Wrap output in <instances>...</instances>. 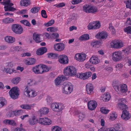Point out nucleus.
<instances>
[{
  "label": "nucleus",
  "mask_w": 131,
  "mask_h": 131,
  "mask_svg": "<svg viewBox=\"0 0 131 131\" xmlns=\"http://www.w3.org/2000/svg\"><path fill=\"white\" fill-rule=\"evenodd\" d=\"M93 22L90 23L88 26V28L89 30L94 29Z\"/></svg>",
  "instance_id": "obj_59"
},
{
  "label": "nucleus",
  "mask_w": 131,
  "mask_h": 131,
  "mask_svg": "<svg viewBox=\"0 0 131 131\" xmlns=\"http://www.w3.org/2000/svg\"><path fill=\"white\" fill-rule=\"evenodd\" d=\"M19 91H9V93L10 97L13 99H17L19 95Z\"/></svg>",
  "instance_id": "obj_20"
},
{
  "label": "nucleus",
  "mask_w": 131,
  "mask_h": 131,
  "mask_svg": "<svg viewBox=\"0 0 131 131\" xmlns=\"http://www.w3.org/2000/svg\"><path fill=\"white\" fill-rule=\"evenodd\" d=\"M41 35L34 33L33 35V39L36 43H39L41 41Z\"/></svg>",
  "instance_id": "obj_28"
},
{
  "label": "nucleus",
  "mask_w": 131,
  "mask_h": 131,
  "mask_svg": "<svg viewBox=\"0 0 131 131\" xmlns=\"http://www.w3.org/2000/svg\"><path fill=\"white\" fill-rule=\"evenodd\" d=\"M86 90H93L94 89L93 85L91 83H88L86 85Z\"/></svg>",
  "instance_id": "obj_47"
},
{
  "label": "nucleus",
  "mask_w": 131,
  "mask_h": 131,
  "mask_svg": "<svg viewBox=\"0 0 131 131\" xmlns=\"http://www.w3.org/2000/svg\"><path fill=\"white\" fill-rule=\"evenodd\" d=\"M40 124L46 125L50 124L52 123L51 121L48 118H40L38 121Z\"/></svg>",
  "instance_id": "obj_14"
},
{
  "label": "nucleus",
  "mask_w": 131,
  "mask_h": 131,
  "mask_svg": "<svg viewBox=\"0 0 131 131\" xmlns=\"http://www.w3.org/2000/svg\"><path fill=\"white\" fill-rule=\"evenodd\" d=\"M49 109L47 107H44L40 109L38 111V113L40 114L41 116L42 115L47 114L49 112Z\"/></svg>",
  "instance_id": "obj_26"
},
{
  "label": "nucleus",
  "mask_w": 131,
  "mask_h": 131,
  "mask_svg": "<svg viewBox=\"0 0 131 131\" xmlns=\"http://www.w3.org/2000/svg\"><path fill=\"white\" fill-rule=\"evenodd\" d=\"M47 30L48 31L50 32H56L57 31L58 29L56 28H54L53 27H49L47 29Z\"/></svg>",
  "instance_id": "obj_55"
},
{
  "label": "nucleus",
  "mask_w": 131,
  "mask_h": 131,
  "mask_svg": "<svg viewBox=\"0 0 131 131\" xmlns=\"http://www.w3.org/2000/svg\"><path fill=\"white\" fill-rule=\"evenodd\" d=\"M28 122L30 125H33L38 123V120L36 116H33L29 118Z\"/></svg>",
  "instance_id": "obj_19"
},
{
  "label": "nucleus",
  "mask_w": 131,
  "mask_h": 131,
  "mask_svg": "<svg viewBox=\"0 0 131 131\" xmlns=\"http://www.w3.org/2000/svg\"><path fill=\"white\" fill-rule=\"evenodd\" d=\"M54 20H51L47 23H45L43 25L45 27H48L51 26L54 24Z\"/></svg>",
  "instance_id": "obj_52"
},
{
  "label": "nucleus",
  "mask_w": 131,
  "mask_h": 131,
  "mask_svg": "<svg viewBox=\"0 0 131 131\" xmlns=\"http://www.w3.org/2000/svg\"><path fill=\"white\" fill-rule=\"evenodd\" d=\"M48 57L51 59H54L58 57V54L57 53H50L47 54Z\"/></svg>",
  "instance_id": "obj_38"
},
{
  "label": "nucleus",
  "mask_w": 131,
  "mask_h": 131,
  "mask_svg": "<svg viewBox=\"0 0 131 131\" xmlns=\"http://www.w3.org/2000/svg\"><path fill=\"white\" fill-rule=\"evenodd\" d=\"M83 8V10L88 13L95 14L97 12V7L92 5L86 4Z\"/></svg>",
  "instance_id": "obj_3"
},
{
  "label": "nucleus",
  "mask_w": 131,
  "mask_h": 131,
  "mask_svg": "<svg viewBox=\"0 0 131 131\" xmlns=\"http://www.w3.org/2000/svg\"><path fill=\"white\" fill-rule=\"evenodd\" d=\"M122 119L125 120L129 119L130 117L129 112L127 110H123L122 115H121Z\"/></svg>",
  "instance_id": "obj_22"
},
{
  "label": "nucleus",
  "mask_w": 131,
  "mask_h": 131,
  "mask_svg": "<svg viewBox=\"0 0 131 131\" xmlns=\"http://www.w3.org/2000/svg\"><path fill=\"white\" fill-rule=\"evenodd\" d=\"M110 46L111 48H113L119 49L124 46V43L121 40L115 39L110 42Z\"/></svg>",
  "instance_id": "obj_5"
},
{
  "label": "nucleus",
  "mask_w": 131,
  "mask_h": 131,
  "mask_svg": "<svg viewBox=\"0 0 131 131\" xmlns=\"http://www.w3.org/2000/svg\"><path fill=\"white\" fill-rule=\"evenodd\" d=\"M89 61L93 64H96L100 62L101 60L98 56L93 55L89 59Z\"/></svg>",
  "instance_id": "obj_12"
},
{
  "label": "nucleus",
  "mask_w": 131,
  "mask_h": 131,
  "mask_svg": "<svg viewBox=\"0 0 131 131\" xmlns=\"http://www.w3.org/2000/svg\"><path fill=\"white\" fill-rule=\"evenodd\" d=\"M1 3L4 5V8L5 11H13L16 10L15 8L11 7L14 5V4L11 3L9 0H3Z\"/></svg>",
  "instance_id": "obj_4"
},
{
  "label": "nucleus",
  "mask_w": 131,
  "mask_h": 131,
  "mask_svg": "<svg viewBox=\"0 0 131 131\" xmlns=\"http://www.w3.org/2000/svg\"><path fill=\"white\" fill-rule=\"evenodd\" d=\"M123 66V65L121 63L117 64L115 66L116 70L118 71H121L122 69Z\"/></svg>",
  "instance_id": "obj_42"
},
{
  "label": "nucleus",
  "mask_w": 131,
  "mask_h": 131,
  "mask_svg": "<svg viewBox=\"0 0 131 131\" xmlns=\"http://www.w3.org/2000/svg\"><path fill=\"white\" fill-rule=\"evenodd\" d=\"M123 127L118 124L115 125L114 128H111L109 131H123Z\"/></svg>",
  "instance_id": "obj_27"
},
{
  "label": "nucleus",
  "mask_w": 131,
  "mask_h": 131,
  "mask_svg": "<svg viewBox=\"0 0 131 131\" xmlns=\"http://www.w3.org/2000/svg\"><path fill=\"white\" fill-rule=\"evenodd\" d=\"M62 130L60 127L58 126L53 127L52 129V131H61Z\"/></svg>",
  "instance_id": "obj_60"
},
{
  "label": "nucleus",
  "mask_w": 131,
  "mask_h": 131,
  "mask_svg": "<svg viewBox=\"0 0 131 131\" xmlns=\"http://www.w3.org/2000/svg\"><path fill=\"white\" fill-rule=\"evenodd\" d=\"M122 52L127 53H128L131 52V46L127 47L126 49L123 50L122 51Z\"/></svg>",
  "instance_id": "obj_53"
},
{
  "label": "nucleus",
  "mask_w": 131,
  "mask_h": 131,
  "mask_svg": "<svg viewBox=\"0 0 131 131\" xmlns=\"http://www.w3.org/2000/svg\"><path fill=\"white\" fill-rule=\"evenodd\" d=\"M100 42L98 41H94L92 42L91 46L93 47H96L99 44Z\"/></svg>",
  "instance_id": "obj_58"
},
{
  "label": "nucleus",
  "mask_w": 131,
  "mask_h": 131,
  "mask_svg": "<svg viewBox=\"0 0 131 131\" xmlns=\"http://www.w3.org/2000/svg\"><path fill=\"white\" fill-rule=\"evenodd\" d=\"M12 31L15 33L17 34H21L23 31V27L19 24H14L12 26Z\"/></svg>",
  "instance_id": "obj_7"
},
{
  "label": "nucleus",
  "mask_w": 131,
  "mask_h": 131,
  "mask_svg": "<svg viewBox=\"0 0 131 131\" xmlns=\"http://www.w3.org/2000/svg\"><path fill=\"white\" fill-rule=\"evenodd\" d=\"M76 76L78 78L82 79H86L85 72L78 73L76 75Z\"/></svg>",
  "instance_id": "obj_40"
},
{
  "label": "nucleus",
  "mask_w": 131,
  "mask_h": 131,
  "mask_svg": "<svg viewBox=\"0 0 131 131\" xmlns=\"http://www.w3.org/2000/svg\"><path fill=\"white\" fill-rule=\"evenodd\" d=\"M58 112H60L63 110L64 108V104L62 103H58Z\"/></svg>",
  "instance_id": "obj_49"
},
{
  "label": "nucleus",
  "mask_w": 131,
  "mask_h": 131,
  "mask_svg": "<svg viewBox=\"0 0 131 131\" xmlns=\"http://www.w3.org/2000/svg\"><path fill=\"white\" fill-rule=\"evenodd\" d=\"M47 49L45 47H42L38 49L36 51V53L38 55H41L46 52Z\"/></svg>",
  "instance_id": "obj_24"
},
{
  "label": "nucleus",
  "mask_w": 131,
  "mask_h": 131,
  "mask_svg": "<svg viewBox=\"0 0 131 131\" xmlns=\"http://www.w3.org/2000/svg\"><path fill=\"white\" fill-rule=\"evenodd\" d=\"M24 93L25 95L27 94L29 97H34L37 95V93H35V91H24Z\"/></svg>",
  "instance_id": "obj_23"
},
{
  "label": "nucleus",
  "mask_w": 131,
  "mask_h": 131,
  "mask_svg": "<svg viewBox=\"0 0 131 131\" xmlns=\"http://www.w3.org/2000/svg\"><path fill=\"white\" fill-rule=\"evenodd\" d=\"M41 68V64L38 65L32 68V70L35 74H42Z\"/></svg>",
  "instance_id": "obj_21"
},
{
  "label": "nucleus",
  "mask_w": 131,
  "mask_h": 131,
  "mask_svg": "<svg viewBox=\"0 0 131 131\" xmlns=\"http://www.w3.org/2000/svg\"><path fill=\"white\" fill-rule=\"evenodd\" d=\"M54 50L56 51H61L65 48V45L63 43L60 42L54 44L53 46Z\"/></svg>",
  "instance_id": "obj_11"
},
{
  "label": "nucleus",
  "mask_w": 131,
  "mask_h": 131,
  "mask_svg": "<svg viewBox=\"0 0 131 131\" xmlns=\"http://www.w3.org/2000/svg\"><path fill=\"white\" fill-rule=\"evenodd\" d=\"M112 59L114 62H117L121 61L123 58L124 55L122 51H115L113 53Z\"/></svg>",
  "instance_id": "obj_2"
},
{
  "label": "nucleus",
  "mask_w": 131,
  "mask_h": 131,
  "mask_svg": "<svg viewBox=\"0 0 131 131\" xmlns=\"http://www.w3.org/2000/svg\"><path fill=\"white\" fill-rule=\"evenodd\" d=\"M111 98L110 94L108 93H107L104 95L103 98V101L105 102H107Z\"/></svg>",
  "instance_id": "obj_35"
},
{
  "label": "nucleus",
  "mask_w": 131,
  "mask_h": 131,
  "mask_svg": "<svg viewBox=\"0 0 131 131\" xmlns=\"http://www.w3.org/2000/svg\"><path fill=\"white\" fill-rule=\"evenodd\" d=\"M108 34L106 32L102 31L98 32L95 36L96 38L97 39H104L107 38Z\"/></svg>",
  "instance_id": "obj_15"
},
{
  "label": "nucleus",
  "mask_w": 131,
  "mask_h": 131,
  "mask_svg": "<svg viewBox=\"0 0 131 131\" xmlns=\"http://www.w3.org/2000/svg\"><path fill=\"white\" fill-rule=\"evenodd\" d=\"M32 107L31 105L28 104H22L20 105V107L23 109L26 110H30L31 109Z\"/></svg>",
  "instance_id": "obj_41"
},
{
  "label": "nucleus",
  "mask_w": 131,
  "mask_h": 131,
  "mask_svg": "<svg viewBox=\"0 0 131 131\" xmlns=\"http://www.w3.org/2000/svg\"><path fill=\"white\" fill-rule=\"evenodd\" d=\"M41 67L42 73L44 72L48 71L50 69L49 67L45 65L41 64Z\"/></svg>",
  "instance_id": "obj_43"
},
{
  "label": "nucleus",
  "mask_w": 131,
  "mask_h": 131,
  "mask_svg": "<svg viewBox=\"0 0 131 131\" xmlns=\"http://www.w3.org/2000/svg\"><path fill=\"white\" fill-rule=\"evenodd\" d=\"M23 62L26 65H32L35 63L36 59L34 58H28L24 60Z\"/></svg>",
  "instance_id": "obj_17"
},
{
  "label": "nucleus",
  "mask_w": 131,
  "mask_h": 131,
  "mask_svg": "<svg viewBox=\"0 0 131 131\" xmlns=\"http://www.w3.org/2000/svg\"><path fill=\"white\" fill-rule=\"evenodd\" d=\"M86 79H87L91 77L92 75V73L90 72H85Z\"/></svg>",
  "instance_id": "obj_63"
},
{
  "label": "nucleus",
  "mask_w": 131,
  "mask_h": 131,
  "mask_svg": "<svg viewBox=\"0 0 131 131\" xmlns=\"http://www.w3.org/2000/svg\"><path fill=\"white\" fill-rule=\"evenodd\" d=\"M124 31L127 34H131V26H129L125 28L124 29Z\"/></svg>",
  "instance_id": "obj_50"
},
{
  "label": "nucleus",
  "mask_w": 131,
  "mask_h": 131,
  "mask_svg": "<svg viewBox=\"0 0 131 131\" xmlns=\"http://www.w3.org/2000/svg\"><path fill=\"white\" fill-rule=\"evenodd\" d=\"M43 36L45 38V39H51V36L48 33L45 32L43 34Z\"/></svg>",
  "instance_id": "obj_64"
},
{
  "label": "nucleus",
  "mask_w": 131,
  "mask_h": 131,
  "mask_svg": "<svg viewBox=\"0 0 131 131\" xmlns=\"http://www.w3.org/2000/svg\"><path fill=\"white\" fill-rule=\"evenodd\" d=\"M58 61L60 63L66 64L69 62V59L68 57L64 54H61L58 57Z\"/></svg>",
  "instance_id": "obj_8"
},
{
  "label": "nucleus",
  "mask_w": 131,
  "mask_h": 131,
  "mask_svg": "<svg viewBox=\"0 0 131 131\" xmlns=\"http://www.w3.org/2000/svg\"><path fill=\"white\" fill-rule=\"evenodd\" d=\"M87 57L86 54L84 52L77 53L74 56V59L79 62H83L85 61Z\"/></svg>",
  "instance_id": "obj_6"
},
{
  "label": "nucleus",
  "mask_w": 131,
  "mask_h": 131,
  "mask_svg": "<svg viewBox=\"0 0 131 131\" xmlns=\"http://www.w3.org/2000/svg\"><path fill=\"white\" fill-rule=\"evenodd\" d=\"M14 21V20L12 18H7L3 19L2 21L5 24H8L13 22Z\"/></svg>",
  "instance_id": "obj_45"
},
{
  "label": "nucleus",
  "mask_w": 131,
  "mask_h": 131,
  "mask_svg": "<svg viewBox=\"0 0 131 131\" xmlns=\"http://www.w3.org/2000/svg\"><path fill=\"white\" fill-rule=\"evenodd\" d=\"M126 5L127 8L131 9V0H127L126 3Z\"/></svg>",
  "instance_id": "obj_62"
},
{
  "label": "nucleus",
  "mask_w": 131,
  "mask_h": 131,
  "mask_svg": "<svg viewBox=\"0 0 131 131\" xmlns=\"http://www.w3.org/2000/svg\"><path fill=\"white\" fill-rule=\"evenodd\" d=\"M63 90L68 89V90H73V85L71 83L67 82L63 83Z\"/></svg>",
  "instance_id": "obj_18"
},
{
  "label": "nucleus",
  "mask_w": 131,
  "mask_h": 131,
  "mask_svg": "<svg viewBox=\"0 0 131 131\" xmlns=\"http://www.w3.org/2000/svg\"><path fill=\"white\" fill-rule=\"evenodd\" d=\"M21 50V47L19 46L13 47L11 50V51L14 52V51H19Z\"/></svg>",
  "instance_id": "obj_44"
},
{
  "label": "nucleus",
  "mask_w": 131,
  "mask_h": 131,
  "mask_svg": "<svg viewBox=\"0 0 131 131\" xmlns=\"http://www.w3.org/2000/svg\"><path fill=\"white\" fill-rule=\"evenodd\" d=\"M6 103V100L3 97H0V108L3 107Z\"/></svg>",
  "instance_id": "obj_39"
},
{
  "label": "nucleus",
  "mask_w": 131,
  "mask_h": 131,
  "mask_svg": "<svg viewBox=\"0 0 131 131\" xmlns=\"http://www.w3.org/2000/svg\"><path fill=\"white\" fill-rule=\"evenodd\" d=\"M68 80L67 78L65 75H60L56 78L54 80V83L56 86L60 85L62 81Z\"/></svg>",
  "instance_id": "obj_10"
},
{
  "label": "nucleus",
  "mask_w": 131,
  "mask_h": 131,
  "mask_svg": "<svg viewBox=\"0 0 131 131\" xmlns=\"http://www.w3.org/2000/svg\"><path fill=\"white\" fill-rule=\"evenodd\" d=\"M109 119L112 121L115 120L117 117V114L115 112H113L109 115Z\"/></svg>",
  "instance_id": "obj_36"
},
{
  "label": "nucleus",
  "mask_w": 131,
  "mask_h": 131,
  "mask_svg": "<svg viewBox=\"0 0 131 131\" xmlns=\"http://www.w3.org/2000/svg\"><path fill=\"white\" fill-rule=\"evenodd\" d=\"M51 38L52 39H56L59 37V34L57 32L53 33L51 35Z\"/></svg>",
  "instance_id": "obj_56"
},
{
  "label": "nucleus",
  "mask_w": 131,
  "mask_h": 131,
  "mask_svg": "<svg viewBox=\"0 0 131 131\" xmlns=\"http://www.w3.org/2000/svg\"><path fill=\"white\" fill-rule=\"evenodd\" d=\"M113 85L115 90H127L128 89L127 86L126 84H121L117 85L116 84V81L113 82Z\"/></svg>",
  "instance_id": "obj_9"
},
{
  "label": "nucleus",
  "mask_w": 131,
  "mask_h": 131,
  "mask_svg": "<svg viewBox=\"0 0 131 131\" xmlns=\"http://www.w3.org/2000/svg\"><path fill=\"white\" fill-rule=\"evenodd\" d=\"M100 111L102 113L105 114H107L110 111L109 110L106 109V108L104 107L101 108Z\"/></svg>",
  "instance_id": "obj_54"
},
{
  "label": "nucleus",
  "mask_w": 131,
  "mask_h": 131,
  "mask_svg": "<svg viewBox=\"0 0 131 131\" xmlns=\"http://www.w3.org/2000/svg\"><path fill=\"white\" fill-rule=\"evenodd\" d=\"M20 22L26 26H30V24L27 20H24L21 21Z\"/></svg>",
  "instance_id": "obj_57"
},
{
  "label": "nucleus",
  "mask_w": 131,
  "mask_h": 131,
  "mask_svg": "<svg viewBox=\"0 0 131 131\" xmlns=\"http://www.w3.org/2000/svg\"><path fill=\"white\" fill-rule=\"evenodd\" d=\"M31 3L29 0H21L20 2V5L21 6H27Z\"/></svg>",
  "instance_id": "obj_29"
},
{
  "label": "nucleus",
  "mask_w": 131,
  "mask_h": 131,
  "mask_svg": "<svg viewBox=\"0 0 131 131\" xmlns=\"http://www.w3.org/2000/svg\"><path fill=\"white\" fill-rule=\"evenodd\" d=\"M79 121L81 122L84 118L85 117V114L82 112H80L79 113Z\"/></svg>",
  "instance_id": "obj_46"
},
{
  "label": "nucleus",
  "mask_w": 131,
  "mask_h": 131,
  "mask_svg": "<svg viewBox=\"0 0 131 131\" xmlns=\"http://www.w3.org/2000/svg\"><path fill=\"white\" fill-rule=\"evenodd\" d=\"M58 103H53L51 105V107L52 110L56 112H58Z\"/></svg>",
  "instance_id": "obj_34"
},
{
  "label": "nucleus",
  "mask_w": 131,
  "mask_h": 131,
  "mask_svg": "<svg viewBox=\"0 0 131 131\" xmlns=\"http://www.w3.org/2000/svg\"><path fill=\"white\" fill-rule=\"evenodd\" d=\"M21 80V78L19 77H16L13 78L11 82L13 84L17 85L18 84Z\"/></svg>",
  "instance_id": "obj_32"
},
{
  "label": "nucleus",
  "mask_w": 131,
  "mask_h": 131,
  "mask_svg": "<svg viewBox=\"0 0 131 131\" xmlns=\"http://www.w3.org/2000/svg\"><path fill=\"white\" fill-rule=\"evenodd\" d=\"M4 40L7 42L12 43H14L15 41V39L13 37L7 36L4 38Z\"/></svg>",
  "instance_id": "obj_25"
},
{
  "label": "nucleus",
  "mask_w": 131,
  "mask_h": 131,
  "mask_svg": "<svg viewBox=\"0 0 131 131\" xmlns=\"http://www.w3.org/2000/svg\"><path fill=\"white\" fill-rule=\"evenodd\" d=\"M3 123L7 125H10L13 126L15 125L16 123L14 121L9 119H5L3 121Z\"/></svg>",
  "instance_id": "obj_33"
},
{
  "label": "nucleus",
  "mask_w": 131,
  "mask_h": 131,
  "mask_svg": "<svg viewBox=\"0 0 131 131\" xmlns=\"http://www.w3.org/2000/svg\"><path fill=\"white\" fill-rule=\"evenodd\" d=\"M2 70L3 72L9 74H12L13 73H16L17 72V71L14 68H10L6 67L2 68Z\"/></svg>",
  "instance_id": "obj_16"
},
{
  "label": "nucleus",
  "mask_w": 131,
  "mask_h": 131,
  "mask_svg": "<svg viewBox=\"0 0 131 131\" xmlns=\"http://www.w3.org/2000/svg\"><path fill=\"white\" fill-rule=\"evenodd\" d=\"M63 73L66 76H73L77 73L76 68L73 66H68L64 69Z\"/></svg>",
  "instance_id": "obj_1"
},
{
  "label": "nucleus",
  "mask_w": 131,
  "mask_h": 131,
  "mask_svg": "<svg viewBox=\"0 0 131 131\" xmlns=\"http://www.w3.org/2000/svg\"><path fill=\"white\" fill-rule=\"evenodd\" d=\"M97 105L96 102L93 100L88 101L87 104L88 108L91 111L95 110L97 107Z\"/></svg>",
  "instance_id": "obj_13"
},
{
  "label": "nucleus",
  "mask_w": 131,
  "mask_h": 131,
  "mask_svg": "<svg viewBox=\"0 0 131 131\" xmlns=\"http://www.w3.org/2000/svg\"><path fill=\"white\" fill-rule=\"evenodd\" d=\"M27 84L30 86H32L35 84V82L34 80L32 79H29L27 81Z\"/></svg>",
  "instance_id": "obj_61"
},
{
  "label": "nucleus",
  "mask_w": 131,
  "mask_h": 131,
  "mask_svg": "<svg viewBox=\"0 0 131 131\" xmlns=\"http://www.w3.org/2000/svg\"><path fill=\"white\" fill-rule=\"evenodd\" d=\"M23 112V110H20L13 111V113L14 115L16 116H17L22 114Z\"/></svg>",
  "instance_id": "obj_48"
},
{
  "label": "nucleus",
  "mask_w": 131,
  "mask_h": 131,
  "mask_svg": "<svg viewBox=\"0 0 131 131\" xmlns=\"http://www.w3.org/2000/svg\"><path fill=\"white\" fill-rule=\"evenodd\" d=\"M93 22L94 29H98L101 27V24L99 21H94Z\"/></svg>",
  "instance_id": "obj_37"
},
{
  "label": "nucleus",
  "mask_w": 131,
  "mask_h": 131,
  "mask_svg": "<svg viewBox=\"0 0 131 131\" xmlns=\"http://www.w3.org/2000/svg\"><path fill=\"white\" fill-rule=\"evenodd\" d=\"M90 39L89 35L87 34H84L82 35L79 38V40L81 41H86Z\"/></svg>",
  "instance_id": "obj_30"
},
{
  "label": "nucleus",
  "mask_w": 131,
  "mask_h": 131,
  "mask_svg": "<svg viewBox=\"0 0 131 131\" xmlns=\"http://www.w3.org/2000/svg\"><path fill=\"white\" fill-rule=\"evenodd\" d=\"M117 107L121 110H126L127 109L128 107L125 104L123 103H118L117 105Z\"/></svg>",
  "instance_id": "obj_31"
},
{
  "label": "nucleus",
  "mask_w": 131,
  "mask_h": 131,
  "mask_svg": "<svg viewBox=\"0 0 131 131\" xmlns=\"http://www.w3.org/2000/svg\"><path fill=\"white\" fill-rule=\"evenodd\" d=\"M40 8L39 7H35L31 9V12L33 13H36L39 11Z\"/></svg>",
  "instance_id": "obj_51"
}]
</instances>
